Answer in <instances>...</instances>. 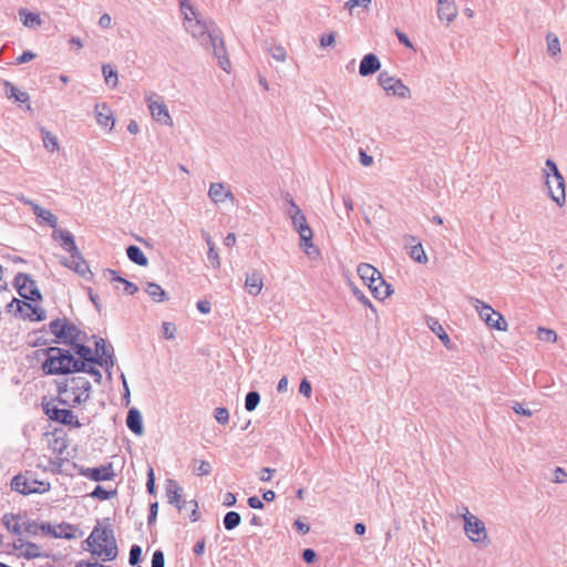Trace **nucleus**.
<instances>
[{
    "mask_svg": "<svg viewBox=\"0 0 567 567\" xmlns=\"http://www.w3.org/2000/svg\"><path fill=\"white\" fill-rule=\"evenodd\" d=\"M70 393L73 396V404H82L89 401L92 385L84 377L70 378Z\"/></svg>",
    "mask_w": 567,
    "mask_h": 567,
    "instance_id": "obj_11",
    "label": "nucleus"
},
{
    "mask_svg": "<svg viewBox=\"0 0 567 567\" xmlns=\"http://www.w3.org/2000/svg\"><path fill=\"white\" fill-rule=\"evenodd\" d=\"M470 301L472 306L476 309L480 315V318L491 328L496 329L498 331L507 330V322L504 317L495 311L489 305L483 302L482 300L471 297Z\"/></svg>",
    "mask_w": 567,
    "mask_h": 567,
    "instance_id": "obj_7",
    "label": "nucleus"
},
{
    "mask_svg": "<svg viewBox=\"0 0 567 567\" xmlns=\"http://www.w3.org/2000/svg\"><path fill=\"white\" fill-rule=\"evenodd\" d=\"M380 86L388 93L401 99L410 97V89L400 79L391 76L386 71L378 75Z\"/></svg>",
    "mask_w": 567,
    "mask_h": 567,
    "instance_id": "obj_10",
    "label": "nucleus"
},
{
    "mask_svg": "<svg viewBox=\"0 0 567 567\" xmlns=\"http://www.w3.org/2000/svg\"><path fill=\"white\" fill-rule=\"evenodd\" d=\"M260 402V394L257 391H249L245 398V409L248 412L256 410Z\"/></svg>",
    "mask_w": 567,
    "mask_h": 567,
    "instance_id": "obj_39",
    "label": "nucleus"
},
{
    "mask_svg": "<svg viewBox=\"0 0 567 567\" xmlns=\"http://www.w3.org/2000/svg\"><path fill=\"white\" fill-rule=\"evenodd\" d=\"M142 558V548L138 545H133L130 549L128 563L131 566H136Z\"/></svg>",
    "mask_w": 567,
    "mask_h": 567,
    "instance_id": "obj_48",
    "label": "nucleus"
},
{
    "mask_svg": "<svg viewBox=\"0 0 567 567\" xmlns=\"http://www.w3.org/2000/svg\"><path fill=\"white\" fill-rule=\"evenodd\" d=\"M11 489L22 495L43 494L50 491L51 485L45 481H38L29 472L20 473L11 480Z\"/></svg>",
    "mask_w": 567,
    "mask_h": 567,
    "instance_id": "obj_6",
    "label": "nucleus"
},
{
    "mask_svg": "<svg viewBox=\"0 0 567 567\" xmlns=\"http://www.w3.org/2000/svg\"><path fill=\"white\" fill-rule=\"evenodd\" d=\"M547 51L550 55H557L560 53V43L556 35L549 33L547 35Z\"/></svg>",
    "mask_w": 567,
    "mask_h": 567,
    "instance_id": "obj_43",
    "label": "nucleus"
},
{
    "mask_svg": "<svg viewBox=\"0 0 567 567\" xmlns=\"http://www.w3.org/2000/svg\"><path fill=\"white\" fill-rule=\"evenodd\" d=\"M20 545H16V549L21 550V555L27 559L42 558L47 555L41 550V547L31 542H23L19 539Z\"/></svg>",
    "mask_w": 567,
    "mask_h": 567,
    "instance_id": "obj_23",
    "label": "nucleus"
},
{
    "mask_svg": "<svg viewBox=\"0 0 567 567\" xmlns=\"http://www.w3.org/2000/svg\"><path fill=\"white\" fill-rule=\"evenodd\" d=\"M72 350L78 355L76 361H83L85 364H94L97 360L93 350L89 346L84 344V342L78 341L72 346Z\"/></svg>",
    "mask_w": 567,
    "mask_h": 567,
    "instance_id": "obj_25",
    "label": "nucleus"
},
{
    "mask_svg": "<svg viewBox=\"0 0 567 567\" xmlns=\"http://www.w3.org/2000/svg\"><path fill=\"white\" fill-rule=\"evenodd\" d=\"M302 559L307 563V564H312L316 561L317 559V553L311 549V548H306L303 551H302Z\"/></svg>",
    "mask_w": 567,
    "mask_h": 567,
    "instance_id": "obj_64",
    "label": "nucleus"
},
{
    "mask_svg": "<svg viewBox=\"0 0 567 567\" xmlns=\"http://www.w3.org/2000/svg\"><path fill=\"white\" fill-rule=\"evenodd\" d=\"M42 403H53L58 408H59V405L71 406V408H75L79 405V404H73V398L66 399V394H58L55 398H51L50 400H47L44 398L42 400Z\"/></svg>",
    "mask_w": 567,
    "mask_h": 567,
    "instance_id": "obj_40",
    "label": "nucleus"
},
{
    "mask_svg": "<svg viewBox=\"0 0 567 567\" xmlns=\"http://www.w3.org/2000/svg\"><path fill=\"white\" fill-rule=\"evenodd\" d=\"M6 94L9 99H14L16 102L25 103L30 96L27 92L20 91L16 85L9 81H4Z\"/></svg>",
    "mask_w": 567,
    "mask_h": 567,
    "instance_id": "obj_29",
    "label": "nucleus"
},
{
    "mask_svg": "<svg viewBox=\"0 0 567 567\" xmlns=\"http://www.w3.org/2000/svg\"><path fill=\"white\" fill-rule=\"evenodd\" d=\"M240 522L241 517L239 513L234 511L226 513L223 519V524L226 530L235 529L237 526H239Z\"/></svg>",
    "mask_w": 567,
    "mask_h": 567,
    "instance_id": "obj_36",
    "label": "nucleus"
},
{
    "mask_svg": "<svg viewBox=\"0 0 567 567\" xmlns=\"http://www.w3.org/2000/svg\"><path fill=\"white\" fill-rule=\"evenodd\" d=\"M537 337L539 340L547 342H555L557 340V333L554 330L543 327L538 328Z\"/></svg>",
    "mask_w": 567,
    "mask_h": 567,
    "instance_id": "obj_45",
    "label": "nucleus"
},
{
    "mask_svg": "<svg viewBox=\"0 0 567 567\" xmlns=\"http://www.w3.org/2000/svg\"><path fill=\"white\" fill-rule=\"evenodd\" d=\"M299 392L307 398H310L312 388L310 382L307 379H302L299 385Z\"/></svg>",
    "mask_w": 567,
    "mask_h": 567,
    "instance_id": "obj_63",
    "label": "nucleus"
},
{
    "mask_svg": "<svg viewBox=\"0 0 567 567\" xmlns=\"http://www.w3.org/2000/svg\"><path fill=\"white\" fill-rule=\"evenodd\" d=\"M464 532L473 543H484L487 539L485 524L463 507Z\"/></svg>",
    "mask_w": 567,
    "mask_h": 567,
    "instance_id": "obj_9",
    "label": "nucleus"
},
{
    "mask_svg": "<svg viewBox=\"0 0 567 567\" xmlns=\"http://www.w3.org/2000/svg\"><path fill=\"white\" fill-rule=\"evenodd\" d=\"M375 299L384 300L390 297L393 292V286H367Z\"/></svg>",
    "mask_w": 567,
    "mask_h": 567,
    "instance_id": "obj_35",
    "label": "nucleus"
},
{
    "mask_svg": "<svg viewBox=\"0 0 567 567\" xmlns=\"http://www.w3.org/2000/svg\"><path fill=\"white\" fill-rule=\"evenodd\" d=\"M410 257L417 262L426 260V255L420 244L411 248Z\"/></svg>",
    "mask_w": 567,
    "mask_h": 567,
    "instance_id": "obj_51",
    "label": "nucleus"
},
{
    "mask_svg": "<svg viewBox=\"0 0 567 567\" xmlns=\"http://www.w3.org/2000/svg\"><path fill=\"white\" fill-rule=\"evenodd\" d=\"M152 567H165V556L161 549L154 551L152 556Z\"/></svg>",
    "mask_w": 567,
    "mask_h": 567,
    "instance_id": "obj_58",
    "label": "nucleus"
},
{
    "mask_svg": "<svg viewBox=\"0 0 567 567\" xmlns=\"http://www.w3.org/2000/svg\"><path fill=\"white\" fill-rule=\"evenodd\" d=\"M286 202L289 204V208L287 209L286 214L289 216V218L292 220L295 217H298L299 215H303L299 206L295 203L290 194H286L285 196Z\"/></svg>",
    "mask_w": 567,
    "mask_h": 567,
    "instance_id": "obj_42",
    "label": "nucleus"
},
{
    "mask_svg": "<svg viewBox=\"0 0 567 567\" xmlns=\"http://www.w3.org/2000/svg\"><path fill=\"white\" fill-rule=\"evenodd\" d=\"M21 518V514L6 513L1 520L6 528L9 530V527H11L16 520H20Z\"/></svg>",
    "mask_w": 567,
    "mask_h": 567,
    "instance_id": "obj_56",
    "label": "nucleus"
},
{
    "mask_svg": "<svg viewBox=\"0 0 567 567\" xmlns=\"http://www.w3.org/2000/svg\"><path fill=\"white\" fill-rule=\"evenodd\" d=\"M357 274L363 284H374L377 280H380V284H386L381 272L370 264H359L357 267Z\"/></svg>",
    "mask_w": 567,
    "mask_h": 567,
    "instance_id": "obj_16",
    "label": "nucleus"
},
{
    "mask_svg": "<svg viewBox=\"0 0 567 567\" xmlns=\"http://www.w3.org/2000/svg\"><path fill=\"white\" fill-rule=\"evenodd\" d=\"M184 13V25L187 32L193 38L197 39L199 43L206 48L212 49L214 56L217 59L219 66L228 72L230 62L225 49L224 39L221 32L214 22H206L197 18L196 13L189 17L186 11Z\"/></svg>",
    "mask_w": 567,
    "mask_h": 567,
    "instance_id": "obj_1",
    "label": "nucleus"
},
{
    "mask_svg": "<svg viewBox=\"0 0 567 567\" xmlns=\"http://www.w3.org/2000/svg\"><path fill=\"white\" fill-rule=\"evenodd\" d=\"M55 538L73 539L76 537V528L70 524H60L56 526Z\"/></svg>",
    "mask_w": 567,
    "mask_h": 567,
    "instance_id": "obj_33",
    "label": "nucleus"
},
{
    "mask_svg": "<svg viewBox=\"0 0 567 567\" xmlns=\"http://www.w3.org/2000/svg\"><path fill=\"white\" fill-rule=\"evenodd\" d=\"M567 481V472L563 468L557 466L554 470V478L553 482L557 484L565 483Z\"/></svg>",
    "mask_w": 567,
    "mask_h": 567,
    "instance_id": "obj_61",
    "label": "nucleus"
},
{
    "mask_svg": "<svg viewBox=\"0 0 567 567\" xmlns=\"http://www.w3.org/2000/svg\"><path fill=\"white\" fill-rule=\"evenodd\" d=\"M11 284H35V282L31 278L30 275L22 272V271H17L13 276Z\"/></svg>",
    "mask_w": 567,
    "mask_h": 567,
    "instance_id": "obj_55",
    "label": "nucleus"
},
{
    "mask_svg": "<svg viewBox=\"0 0 567 567\" xmlns=\"http://www.w3.org/2000/svg\"><path fill=\"white\" fill-rule=\"evenodd\" d=\"M126 255L132 262L138 266H146L148 264L147 257L138 246L130 245L126 248Z\"/></svg>",
    "mask_w": 567,
    "mask_h": 567,
    "instance_id": "obj_28",
    "label": "nucleus"
},
{
    "mask_svg": "<svg viewBox=\"0 0 567 567\" xmlns=\"http://www.w3.org/2000/svg\"><path fill=\"white\" fill-rule=\"evenodd\" d=\"M86 543L90 546H97L100 549H94L92 554L99 556L104 555V560H114L117 557L118 549L111 526H95L86 539Z\"/></svg>",
    "mask_w": 567,
    "mask_h": 567,
    "instance_id": "obj_3",
    "label": "nucleus"
},
{
    "mask_svg": "<svg viewBox=\"0 0 567 567\" xmlns=\"http://www.w3.org/2000/svg\"><path fill=\"white\" fill-rule=\"evenodd\" d=\"M14 302L18 306V310H21V305H24L25 307H28V309L32 312L31 315H28V317L31 320L42 321L47 318V313L43 308H40L38 306H32L31 303L23 302L17 298H13V300L8 305V311H11V308Z\"/></svg>",
    "mask_w": 567,
    "mask_h": 567,
    "instance_id": "obj_27",
    "label": "nucleus"
},
{
    "mask_svg": "<svg viewBox=\"0 0 567 567\" xmlns=\"http://www.w3.org/2000/svg\"><path fill=\"white\" fill-rule=\"evenodd\" d=\"M214 417L220 425H225L229 422V412L226 408H216L214 410Z\"/></svg>",
    "mask_w": 567,
    "mask_h": 567,
    "instance_id": "obj_46",
    "label": "nucleus"
},
{
    "mask_svg": "<svg viewBox=\"0 0 567 567\" xmlns=\"http://www.w3.org/2000/svg\"><path fill=\"white\" fill-rule=\"evenodd\" d=\"M146 489L151 495L155 494V475L153 467H150L147 471Z\"/></svg>",
    "mask_w": 567,
    "mask_h": 567,
    "instance_id": "obj_60",
    "label": "nucleus"
},
{
    "mask_svg": "<svg viewBox=\"0 0 567 567\" xmlns=\"http://www.w3.org/2000/svg\"><path fill=\"white\" fill-rule=\"evenodd\" d=\"M18 293L23 298L31 301H38L42 299V295L37 286H13Z\"/></svg>",
    "mask_w": 567,
    "mask_h": 567,
    "instance_id": "obj_30",
    "label": "nucleus"
},
{
    "mask_svg": "<svg viewBox=\"0 0 567 567\" xmlns=\"http://www.w3.org/2000/svg\"><path fill=\"white\" fill-rule=\"evenodd\" d=\"M126 426L136 435H142L144 433L143 417L137 409L132 408L128 410Z\"/></svg>",
    "mask_w": 567,
    "mask_h": 567,
    "instance_id": "obj_24",
    "label": "nucleus"
},
{
    "mask_svg": "<svg viewBox=\"0 0 567 567\" xmlns=\"http://www.w3.org/2000/svg\"><path fill=\"white\" fill-rule=\"evenodd\" d=\"M163 334L166 339L171 340L175 338L176 326L172 322H163L162 324Z\"/></svg>",
    "mask_w": 567,
    "mask_h": 567,
    "instance_id": "obj_57",
    "label": "nucleus"
},
{
    "mask_svg": "<svg viewBox=\"0 0 567 567\" xmlns=\"http://www.w3.org/2000/svg\"><path fill=\"white\" fill-rule=\"evenodd\" d=\"M116 495V489L107 491L102 485H96L93 492L90 494L91 497L100 501H106Z\"/></svg>",
    "mask_w": 567,
    "mask_h": 567,
    "instance_id": "obj_38",
    "label": "nucleus"
},
{
    "mask_svg": "<svg viewBox=\"0 0 567 567\" xmlns=\"http://www.w3.org/2000/svg\"><path fill=\"white\" fill-rule=\"evenodd\" d=\"M165 492L168 498V503L175 505L176 508L182 512L186 505V502L183 499V488L178 485V483L175 480H167Z\"/></svg>",
    "mask_w": 567,
    "mask_h": 567,
    "instance_id": "obj_15",
    "label": "nucleus"
},
{
    "mask_svg": "<svg viewBox=\"0 0 567 567\" xmlns=\"http://www.w3.org/2000/svg\"><path fill=\"white\" fill-rule=\"evenodd\" d=\"M95 338V353L94 355H101L105 358L106 355L113 354L112 346H107L103 338Z\"/></svg>",
    "mask_w": 567,
    "mask_h": 567,
    "instance_id": "obj_37",
    "label": "nucleus"
},
{
    "mask_svg": "<svg viewBox=\"0 0 567 567\" xmlns=\"http://www.w3.org/2000/svg\"><path fill=\"white\" fill-rule=\"evenodd\" d=\"M49 329L55 336L58 342L63 344L73 346L78 341L85 342L87 334L80 330L74 323L69 320L56 318L49 323Z\"/></svg>",
    "mask_w": 567,
    "mask_h": 567,
    "instance_id": "obj_5",
    "label": "nucleus"
},
{
    "mask_svg": "<svg viewBox=\"0 0 567 567\" xmlns=\"http://www.w3.org/2000/svg\"><path fill=\"white\" fill-rule=\"evenodd\" d=\"M103 278L105 280H109V281H112V282H116V284H121V285H124V284H132L130 280L123 278L122 276H120V274L115 270H112V269H103Z\"/></svg>",
    "mask_w": 567,
    "mask_h": 567,
    "instance_id": "obj_41",
    "label": "nucleus"
},
{
    "mask_svg": "<svg viewBox=\"0 0 567 567\" xmlns=\"http://www.w3.org/2000/svg\"><path fill=\"white\" fill-rule=\"evenodd\" d=\"M52 237L62 241L63 248L70 254H78L74 236L66 229H54Z\"/></svg>",
    "mask_w": 567,
    "mask_h": 567,
    "instance_id": "obj_26",
    "label": "nucleus"
},
{
    "mask_svg": "<svg viewBox=\"0 0 567 567\" xmlns=\"http://www.w3.org/2000/svg\"><path fill=\"white\" fill-rule=\"evenodd\" d=\"M19 16L24 27L33 28L41 24V18L39 13L30 12L28 9H20Z\"/></svg>",
    "mask_w": 567,
    "mask_h": 567,
    "instance_id": "obj_31",
    "label": "nucleus"
},
{
    "mask_svg": "<svg viewBox=\"0 0 567 567\" xmlns=\"http://www.w3.org/2000/svg\"><path fill=\"white\" fill-rule=\"evenodd\" d=\"M95 117L100 126L109 127L110 131L114 127L115 118L106 103L95 105Z\"/></svg>",
    "mask_w": 567,
    "mask_h": 567,
    "instance_id": "obj_20",
    "label": "nucleus"
},
{
    "mask_svg": "<svg viewBox=\"0 0 567 567\" xmlns=\"http://www.w3.org/2000/svg\"><path fill=\"white\" fill-rule=\"evenodd\" d=\"M24 532L29 535L35 536L40 532V524H38L35 520H25L22 523Z\"/></svg>",
    "mask_w": 567,
    "mask_h": 567,
    "instance_id": "obj_52",
    "label": "nucleus"
},
{
    "mask_svg": "<svg viewBox=\"0 0 567 567\" xmlns=\"http://www.w3.org/2000/svg\"><path fill=\"white\" fill-rule=\"evenodd\" d=\"M381 69V62L377 54H365L359 65V74L361 76H369L377 73Z\"/></svg>",
    "mask_w": 567,
    "mask_h": 567,
    "instance_id": "obj_19",
    "label": "nucleus"
},
{
    "mask_svg": "<svg viewBox=\"0 0 567 567\" xmlns=\"http://www.w3.org/2000/svg\"><path fill=\"white\" fill-rule=\"evenodd\" d=\"M425 322L429 329L437 336V338L442 341L445 348L451 349L452 343L450 337L444 330L443 326L440 323V321L434 317L426 316Z\"/></svg>",
    "mask_w": 567,
    "mask_h": 567,
    "instance_id": "obj_22",
    "label": "nucleus"
},
{
    "mask_svg": "<svg viewBox=\"0 0 567 567\" xmlns=\"http://www.w3.org/2000/svg\"><path fill=\"white\" fill-rule=\"evenodd\" d=\"M146 292L157 302L166 298V292L162 289V286H147Z\"/></svg>",
    "mask_w": 567,
    "mask_h": 567,
    "instance_id": "obj_44",
    "label": "nucleus"
},
{
    "mask_svg": "<svg viewBox=\"0 0 567 567\" xmlns=\"http://www.w3.org/2000/svg\"><path fill=\"white\" fill-rule=\"evenodd\" d=\"M334 42H336V33L334 32L322 34L320 38V47H322V48L332 47L334 44Z\"/></svg>",
    "mask_w": 567,
    "mask_h": 567,
    "instance_id": "obj_62",
    "label": "nucleus"
},
{
    "mask_svg": "<svg viewBox=\"0 0 567 567\" xmlns=\"http://www.w3.org/2000/svg\"><path fill=\"white\" fill-rule=\"evenodd\" d=\"M96 361L94 362V364H97L102 368L105 369V371H109V370H112V368L114 367V353L111 354V355H106L105 358H102L101 355H96Z\"/></svg>",
    "mask_w": 567,
    "mask_h": 567,
    "instance_id": "obj_50",
    "label": "nucleus"
},
{
    "mask_svg": "<svg viewBox=\"0 0 567 567\" xmlns=\"http://www.w3.org/2000/svg\"><path fill=\"white\" fill-rule=\"evenodd\" d=\"M44 414L53 422L66 425L69 427H81L78 416L70 409H61L53 403H41Z\"/></svg>",
    "mask_w": 567,
    "mask_h": 567,
    "instance_id": "obj_8",
    "label": "nucleus"
},
{
    "mask_svg": "<svg viewBox=\"0 0 567 567\" xmlns=\"http://www.w3.org/2000/svg\"><path fill=\"white\" fill-rule=\"evenodd\" d=\"M65 266L72 269L74 272L79 274L85 280H91L93 277L92 271L89 269L87 262L82 258L79 251L78 254H71V260L69 264H65Z\"/></svg>",
    "mask_w": 567,
    "mask_h": 567,
    "instance_id": "obj_18",
    "label": "nucleus"
},
{
    "mask_svg": "<svg viewBox=\"0 0 567 567\" xmlns=\"http://www.w3.org/2000/svg\"><path fill=\"white\" fill-rule=\"evenodd\" d=\"M352 291L358 300H360L363 305L368 306L370 309L375 311L369 298L357 286H352Z\"/></svg>",
    "mask_w": 567,
    "mask_h": 567,
    "instance_id": "obj_59",
    "label": "nucleus"
},
{
    "mask_svg": "<svg viewBox=\"0 0 567 567\" xmlns=\"http://www.w3.org/2000/svg\"><path fill=\"white\" fill-rule=\"evenodd\" d=\"M292 225L295 230L300 236V246L305 249V251L310 255L309 248H312V230L309 227L307 219L305 215H299L298 217H295L292 220Z\"/></svg>",
    "mask_w": 567,
    "mask_h": 567,
    "instance_id": "obj_12",
    "label": "nucleus"
},
{
    "mask_svg": "<svg viewBox=\"0 0 567 567\" xmlns=\"http://www.w3.org/2000/svg\"><path fill=\"white\" fill-rule=\"evenodd\" d=\"M80 474L91 481H111L115 477L112 463L99 467H82Z\"/></svg>",
    "mask_w": 567,
    "mask_h": 567,
    "instance_id": "obj_13",
    "label": "nucleus"
},
{
    "mask_svg": "<svg viewBox=\"0 0 567 567\" xmlns=\"http://www.w3.org/2000/svg\"><path fill=\"white\" fill-rule=\"evenodd\" d=\"M42 351L47 357L42 363V371L48 375L72 374L84 369V362L76 361L69 349L49 347Z\"/></svg>",
    "mask_w": 567,
    "mask_h": 567,
    "instance_id": "obj_2",
    "label": "nucleus"
},
{
    "mask_svg": "<svg viewBox=\"0 0 567 567\" xmlns=\"http://www.w3.org/2000/svg\"><path fill=\"white\" fill-rule=\"evenodd\" d=\"M154 96L156 97V100H153L152 96L147 99L148 109L151 111L153 118L156 122L169 124L172 122V118L166 105L161 101V96L155 94Z\"/></svg>",
    "mask_w": 567,
    "mask_h": 567,
    "instance_id": "obj_14",
    "label": "nucleus"
},
{
    "mask_svg": "<svg viewBox=\"0 0 567 567\" xmlns=\"http://www.w3.org/2000/svg\"><path fill=\"white\" fill-rule=\"evenodd\" d=\"M209 198L218 204L225 202V199L234 200V195L229 189H226L223 183H212L208 190Z\"/></svg>",
    "mask_w": 567,
    "mask_h": 567,
    "instance_id": "obj_21",
    "label": "nucleus"
},
{
    "mask_svg": "<svg viewBox=\"0 0 567 567\" xmlns=\"http://www.w3.org/2000/svg\"><path fill=\"white\" fill-rule=\"evenodd\" d=\"M40 133L43 145L48 151L54 152L59 150V142L55 135L43 127L40 130Z\"/></svg>",
    "mask_w": 567,
    "mask_h": 567,
    "instance_id": "obj_32",
    "label": "nucleus"
},
{
    "mask_svg": "<svg viewBox=\"0 0 567 567\" xmlns=\"http://www.w3.org/2000/svg\"><path fill=\"white\" fill-rule=\"evenodd\" d=\"M193 471L198 476H206L210 474L212 465L207 461H199L198 465H194Z\"/></svg>",
    "mask_w": 567,
    "mask_h": 567,
    "instance_id": "obj_47",
    "label": "nucleus"
},
{
    "mask_svg": "<svg viewBox=\"0 0 567 567\" xmlns=\"http://www.w3.org/2000/svg\"><path fill=\"white\" fill-rule=\"evenodd\" d=\"M83 368L84 369L80 370L79 372H84V373H87V374L92 375L96 383H101L102 382V373H101V371L99 369L94 368L93 365L85 364V363H84Z\"/></svg>",
    "mask_w": 567,
    "mask_h": 567,
    "instance_id": "obj_54",
    "label": "nucleus"
},
{
    "mask_svg": "<svg viewBox=\"0 0 567 567\" xmlns=\"http://www.w3.org/2000/svg\"><path fill=\"white\" fill-rule=\"evenodd\" d=\"M38 218H41L44 223H47L50 227L56 228L58 218L50 210L45 209Z\"/></svg>",
    "mask_w": 567,
    "mask_h": 567,
    "instance_id": "obj_53",
    "label": "nucleus"
},
{
    "mask_svg": "<svg viewBox=\"0 0 567 567\" xmlns=\"http://www.w3.org/2000/svg\"><path fill=\"white\" fill-rule=\"evenodd\" d=\"M102 73H103L106 85L114 89L118 82L117 71L115 69H113L111 64H103Z\"/></svg>",
    "mask_w": 567,
    "mask_h": 567,
    "instance_id": "obj_34",
    "label": "nucleus"
},
{
    "mask_svg": "<svg viewBox=\"0 0 567 567\" xmlns=\"http://www.w3.org/2000/svg\"><path fill=\"white\" fill-rule=\"evenodd\" d=\"M268 51L276 61L284 62L286 60L287 53L284 47L272 45L268 49Z\"/></svg>",
    "mask_w": 567,
    "mask_h": 567,
    "instance_id": "obj_49",
    "label": "nucleus"
},
{
    "mask_svg": "<svg viewBox=\"0 0 567 567\" xmlns=\"http://www.w3.org/2000/svg\"><path fill=\"white\" fill-rule=\"evenodd\" d=\"M545 165L544 175L547 194L553 202L563 207L566 204L565 179L553 159L547 158Z\"/></svg>",
    "mask_w": 567,
    "mask_h": 567,
    "instance_id": "obj_4",
    "label": "nucleus"
},
{
    "mask_svg": "<svg viewBox=\"0 0 567 567\" xmlns=\"http://www.w3.org/2000/svg\"><path fill=\"white\" fill-rule=\"evenodd\" d=\"M457 16V7L454 0H437V17L449 25Z\"/></svg>",
    "mask_w": 567,
    "mask_h": 567,
    "instance_id": "obj_17",
    "label": "nucleus"
}]
</instances>
